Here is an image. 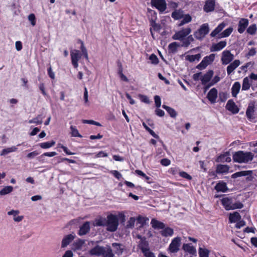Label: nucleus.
<instances>
[{
    "mask_svg": "<svg viewBox=\"0 0 257 257\" xmlns=\"http://www.w3.org/2000/svg\"><path fill=\"white\" fill-rule=\"evenodd\" d=\"M152 227L155 229H161V222L153 219L151 222Z\"/></svg>",
    "mask_w": 257,
    "mask_h": 257,
    "instance_id": "864d4df0",
    "label": "nucleus"
},
{
    "mask_svg": "<svg viewBox=\"0 0 257 257\" xmlns=\"http://www.w3.org/2000/svg\"><path fill=\"white\" fill-rule=\"evenodd\" d=\"M154 99L156 107H157L155 110L156 114L158 116H161V109L159 108L161 106V97L159 95H156L154 97Z\"/></svg>",
    "mask_w": 257,
    "mask_h": 257,
    "instance_id": "2f4dec72",
    "label": "nucleus"
},
{
    "mask_svg": "<svg viewBox=\"0 0 257 257\" xmlns=\"http://www.w3.org/2000/svg\"><path fill=\"white\" fill-rule=\"evenodd\" d=\"M240 89V84L239 82H235L232 85L231 88L232 96L234 97L237 96Z\"/></svg>",
    "mask_w": 257,
    "mask_h": 257,
    "instance_id": "bb28decb",
    "label": "nucleus"
},
{
    "mask_svg": "<svg viewBox=\"0 0 257 257\" xmlns=\"http://www.w3.org/2000/svg\"><path fill=\"white\" fill-rule=\"evenodd\" d=\"M105 247L96 245L89 250V253L92 255L101 256L104 252Z\"/></svg>",
    "mask_w": 257,
    "mask_h": 257,
    "instance_id": "9b49d317",
    "label": "nucleus"
},
{
    "mask_svg": "<svg viewBox=\"0 0 257 257\" xmlns=\"http://www.w3.org/2000/svg\"><path fill=\"white\" fill-rule=\"evenodd\" d=\"M253 157L254 155L251 152L239 151L235 152L233 155V160L234 162L239 163H246L252 161Z\"/></svg>",
    "mask_w": 257,
    "mask_h": 257,
    "instance_id": "f257e3e1",
    "label": "nucleus"
},
{
    "mask_svg": "<svg viewBox=\"0 0 257 257\" xmlns=\"http://www.w3.org/2000/svg\"><path fill=\"white\" fill-rule=\"evenodd\" d=\"M78 42L80 43L81 44L80 49L82 52L81 54H82L83 55H84L85 54L87 53V51L86 48L84 46L83 42L79 39V40H78Z\"/></svg>",
    "mask_w": 257,
    "mask_h": 257,
    "instance_id": "052dcab7",
    "label": "nucleus"
},
{
    "mask_svg": "<svg viewBox=\"0 0 257 257\" xmlns=\"http://www.w3.org/2000/svg\"><path fill=\"white\" fill-rule=\"evenodd\" d=\"M28 20L31 23V24L34 26L36 24V18L34 14H31L28 16Z\"/></svg>",
    "mask_w": 257,
    "mask_h": 257,
    "instance_id": "4d7b16f0",
    "label": "nucleus"
},
{
    "mask_svg": "<svg viewBox=\"0 0 257 257\" xmlns=\"http://www.w3.org/2000/svg\"><path fill=\"white\" fill-rule=\"evenodd\" d=\"M138 97L140 100L145 103L149 104L151 102L149 97L146 95L140 94H139Z\"/></svg>",
    "mask_w": 257,
    "mask_h": 257,
    "instance_id": "5fc2aeb1",
    "label": "nucleus"
},
{
    "mask_svg": "<svg viewBox=\"0 0 257 257\" xmlns=\"http://www.w3.org/2000/svg\"><path fill=\"white\" fill-rule=\"evenodd\" d=\"M107 218L100 217L95 220L94 225L96 226H106Z\"/></svg>",
    "mask_w": 257,
    "mask_h": 257,
    "instance_id": "c9c22d12",
    "label": "nucleus"
},
{
    "mask_svg": "<svg viewBox=\"0 0 257 257\" xmlns=\"http://www.w3.org/2000/svg\"><path fill=\"white\" fill-rule=\"evenodd\" d=\"M226 44L227 43L225 41H222L216 44H213L210 47V51L216 52L220 51L226 46Z\"/></svg>",
    "mask_w": 257,
    "mask_h": 257,
    "instance_id": "a211bd4d",
    "label": "nucleus"
},
{
    "mask_svg": "<svg viewBox=\"0 0 257 257\" xmlns=\"http://www.w3.org/2000/svg\"><path fill=\"white\" fill-rule=\"evenodd\" d=\"M152 28H150V32L153 38L155 39L156 37H158L160 30H161V25L154 22H150Z\"/></svg>",
    "mask_w": 257,
    "mask_h": 257,
    "instance_id": "ddd939ff",
    "label": "nucleus"
},
{
    "mask_svg": "<svg viewBox=\"0 0 257 257\" xmlns=\"http://www.w3.org/2000/svg\"><path fill=\"white\" fill-rule=\"evenodd\" d=\"M201 54L188 55L185 57V60L190 62H193L195 61H199L201 58Z\"/></svg>",
    "mask_w": 257,
    "mask_h": 257,
    "instance_id": "72a5a7b5",
    "label": "nucleus"
},
{
    "mask_svg": "<svg viewBox=\"0 0 257 257\" xmlns=\"http://www.w3.org/2000/svg\"><path fill=\"white\" fill-rule=\"evenodd\" d=\"M249 21L247 19L242 18L238 22L237 31L240 34H242L247 27Z\"/></svg>",
    "mask_w": 257,
    "mask_h": 257,
    "instance_id": "9d476101",
    "label": "nucleus"
},
{
    "mask_svg": "<svg viewBox=\"0 0 257 257\" xmlns=\"http://www.w3.org/2000/svg\"><path fill=\"white\" fill-rule=\"evenodd\" d=\"M137 223L140 224L139 228L144 227L147 221H149V219L147 217L139 216L137 219Z\"/></svg>",
    "mask_w": 257,
    "mask_h": 257,
    "instance_id": "58836bf2",
    "label": "nucleus"
},
{
    "mask_svg": "<svg viewBox=\"0 0 257 257\" xmlns=\"http://www.w3.org/2000/svg\"><path fill=\"white\" fill-rule=\"evenodd\" d=\"M179 175L181 177H182L184 178H185L188 180H190L192 179V177L185 172H184V171L180 172Z\"/></svg>",
    "mask_w": 257,
    "mask_h": 257,
    "instance_id": "69168bd1",
    "label": "nucleus"
},
{
    "mask_svg": "<svg viewBox=\"0 0 257 257\" xmlns=\"http://www.w3.org/2000/svg\"><path fill=\"white\" fill-rule=\"evenodd\" d=\"M151 3L152 7H155L161 12V0H151Z\"/></svg>",
    "mask_w": 257,
    "mask_h": 257,
    "instance_id": "603ef678",
    "label": "nucleus"
},
{
    "mask_svg": "<svg viewBox=\"0 0 257 257\" xmlns=\"http://www.w3.org/2000/svg\"><path fill=\"white\" fill-rule=\"evenodd\" d=\"M215 189L217 192H225L228 190L226 183L223 181H219L215 186Z\"/></svg>",
    "mask_w": 257,
    "mask_h": 257,
    "instance_id": "393cba45",
    "label": "nucleus"
},
{
    "mask_svg": "<svg viewBox=\"0 0 257 257\" xmlns=\"http://www.w3.org/2000/svg\"><path fill=\"white\" fill-rule=\"evenodd\" d=\"M173 234V229L170 227L166 226L164 223L162 222V236L171 237Z\"/></svg>",
    "mask_w": 257,
    "mask_h": 257,
    "instance_id": "dca6fc26",
    "label": "nucleus"
},
{
    "mask_svg": "<svg viewBox=\"0 0 257 257\" xmlns=\"http://www.w3.org/2000/svg\"><path fill=\"white\" fill-rule=\"evenodd\" d=\"M30 123H36L37 124H41L43 122V118L42 115H38L37 117L29 120Z\"/></svg>",
    "mask_w": 257,
    "mask_h": 257,
    "instance_id": "49530a36",
    "label": "nucleus"
},
{
    "mask_svg": "<svg viewBox=\"0 0 257 257\" xmlns=\"http://www.w3.org/2000/svg\"><path fill=\"white\" fill-rule=\"evenodd\" d=\"M90 230V222H85L80 227L78 234L80 236L86 234Z\"/></svg>",
    "mask_w": 257,
    "mask_h": 257,
    "instance_id": "f3484780",
    "label": "nucleus"
},
{
    "mask_svg": "<svg viewBox=\"0 0 257 257\" xmlns=\"http://www.w3.org/2000/svg\"><path fill=\"white\" fill-rule=\"evenodd\" d=\"M181 41L182 42V44H180V46L187 47L194 41V38L192 35H190Z\"/></svg>",
    "mask_w": 257,
    "mask_h": 257,
    "instance_id": "473e14b6",
    "label": "nucleus"
},
{
    "mask_svg": "<svg viewBox=\"0 0 257 257\" xmlns=\"http://www.w3.org/2000/svg\"><path fill=\"white\" fill-rule=\"evenodd\" d=\"M179 47H180V44L176 42L170 44L168 46L169 50L172 53L176 52L177 48Z\"/></svg>",
    "mask_w": 257,
    "mask_h": 257,
    "instance_id": "de8ad7c7",
    "label": "nucleus"
},
{
    "mask_svg": "<svg viewBox=\"0 0 257 257\" xmlns=\"http://www.w3.org/2000/svg\"><path fill=\"white\" fill-rule=\"evenodd\" d=\"M207 65L208 64L203 59L202 61L197 66L196 68L198 69L202 70L205 69L207 66Z\"/></svg>",
    "mask_w": 257,
    "mask_h": 257,
    "instance_id": "338daca9",
    "label": "nucleus"
},
{
    "mask_svg": "<svg viewBox=\"0 0 257 257\" xmlns=\"http://www.w3.org/2000/svg\"><path fill=\"white\" fill-rule=\"evenodd\" d=\"M72 64L75 68L78 67V62L82 56L80 52L77 50H74L70 53Z\"/></svg>",
    "mask_w": 257,
    "mask_h": 257,
    "instance_id": "6e6552de",
    "label": "nucleus"
},
{
    "mask_svg": "<svg viewBox=\"0 0 257 257\" xmlns=\"http://www.w3.org/2000/svg\"><path fill=\"white\" fill-rule=\"evenodd\" d=\"M162 107L167 111L171 117L175 118L176 117L177 113L174 109L166 105H163Z\"/></svg>",
    "mask_w": 257,
    "mask_h": 257,
    "instance_id": "f704fd0d",
    "label": "nucleus"
},
{
    "mask_svg": "<svg viewBox=\"0 0 257 257\" xmlns=\"http://www.w3.org/2000/svg\"><path fill=\"white\" fill-rule=\"evenodd\" d=\"M226 109L232 112L233 113H237L239 111V109L234 102L231 100H229L226 105Z\"/></svg>",
    "mask_w": 257,
    "mask_h": 257,
    "instance_id": "6ab92c4d",
    "label": "nucleus"
},
{
    "mask_svg": "<svg viewBox=\"0 0 257 257\" xmlns=\"http://www.w3.org/2000/svg\"><path fill=\"white\" fill-rule=\"evenodd\" d=\"M112 247L115 249V253L118 255L122 254L124 247L122 244L119 243H113L112 244Z\"/></svg>",
    "mask_w": 257,
    "mask_h": 257,
    "instance_id": "a878e982",
    "label": "nucleus"
},
{
    "mask_svg": "<svg viewBox=\"0 0 257 257\" xmlns=\"http://www.w3.org/2000/svg\"><path fill=\"white\" fill-rule=\"evenodd\" d=\"M102 257H114L112 249L110 246L104 248V252L101 255Z\"/></svg>",
    "mask_w": 257,
    "mask_h": 257,
    "instance_id": "09e8293b",
    "label": "nucleus"
},
{
    "mask_svg": "<svg viewBox=\"0 0 257 257\" xmlns=\"http://www.w3.org/2000/svg\"><path fill=\"white\" fill-rule=\"evenodd\" d=\"M209 250L207 248L199 247L198 249L199 257H209Z\"/></svg>",
    "mask_w": 257,
    "mask_h": 257,
    "instance_id": "79ce46f5",
    "label": "nucleus"
},
{
    "mask_svg": "<svg viewBox=\"0 0 257 257\" xmlns=\"http://www.w3.org/2000/svg\"><path fill=\"white\" fill-rule=\"evenodd\" d=\"M83 122L84 123L91 124H93V125H95L99 126H101V124L99 122L95 121L93 120L84 119V120H83Z\"/></svg>",
    "mask_w": 257,
    "mask_h": 257,
    "instance_id": "680f3d73",
    "label": "nucleus"
},
{
    "mask_svg": "<svg viewBox=\"0 0 257 257\" xmlns=\"http://www.w3.org/2000/svg\"><path fill=\"white\" fill-rule=\"evenodd\" d=\"M215 6V0H207L203 7V10L206 13L213 12Z\"/></svg>",
    "mask_w": 257,
    "mask_h": 257,
    "instance_id": "4468645a",
    "label": "nucleus"
},
{
    "mask_svg": "<svg viewBox=\"0 0 257 257\" xmlns=\"http://www.w3.org/2000/svg\"><path fill=\"white\" fill-rule=\"evenodd\" d=\"M241 219V216L238 212L230 213L229 216V221L230 223L236 222Z\"/></svg>",
    "mask_w": 257,
    "mask_h": 257,
    "instance_id": "c85d7f7f",
    "label": "nucleus"
},
{
    "mask_svg": "<svg viewBox=\"0 0 257 257\" xmlns=\"http://www.w3.org/2000/svg\"><path fill=\"white\" fill-rule=\"evenodd\" d=\"M209 27L207 23L202 25L200 28L194 33L195 37L198 40H202L209 33Z\"/></svg>",
    "mask_w": 257,
    "mask_h": 257,
    "instance_id": "20e7f679",
    "label": "nucleus"
},
{
    "mask_svg": "<svg viewBox=\"0 0 257 257\" xmlns=\"http://www.w3.org/2000/svg\"><path fill=\"white\" fill-rule=\"evenodd\" d=\"M234 59V55L228 50H224L222 53L221 61L223 65H227Z\"/></svg>",
    "mask_w": 257,
    "mask_h": 257,
    "instance_id": "0eeeda50",
    "label": "nucleus"
},
{
    "mask_svg": "<svg viewBox=\"0 0 257 257\" xmlns=\"http://www.w3.org/2000/svg\"><path fill=\"white\" fill-rule=\"evenodd\" d=\"M111 174L118 180L122 178V175L118 171L116 170H112L110 172Z\"/></svg>",
    "mask_w": 257,
    "mask_h": 257,
    "instance_id": "774afa93",
    "label": "nucleus"
},
{
    "mask_svg": "<svg viewBox=\"0 0 257 257\" xmlns=\"http://www.w3.org/2000/svg\"><path fill=\"white\" fill-rule=\"evenodd\" d=\"M217 97V90L215 88H212L208 93L207 98L208 100L212 103L216 102Z\"/></svg>",
    "mask_w": 257,
    "mask_h": 257,
    "instance_id": "412c9836",
    "label": "nucleus"
},
{
    "mask_svg": "<svg viewBox=\"0 0 257 257\" xmlns=\"http://www.w3.org/2000/svg\"><path fill=\"white\" fill-rule=\"evenodd\" d=\"M240 64L239 60H235L231 63L227 67V73L230 75Z\"/></svg>",
    "mask_w": 257,
    "mask_h": 257,
    "instance_id": "b1692460",
    "label": "nucleus"
},
{
    "mask_svg": "<svg viewBox=\"0 0 257 257\" xmlns=\"http://www.w3.org/2000/svg\"><path fill=\"white\" fill-rule=\"evenodd\" d=\"M18 148L16 146L4 149L1 153V156H6L10 153L16 152Z\"/></svg>",
    "mask_w": 257,
    "mask_h": 257,
    "instance_id": "e433bc0d",
    "label": "nucleus"
},
{
    "mask_svg": "<svg viewBox=\"0 0 257 257\" xmlns=\"http://www.w3.org/2000/svg\"><path fill=\"white\" fill-rule=\"evenodd\" d=\"M148 245V243L146 240H145V239H142L141 242L139 245V247L140 249L141 250V251L143 252V250H146L149 248Z\"/></svg>",
    "mask_w": 257,
    "mask_h": 257,
    "instance_id": "3c124183",
    "label": "nucleus"
},
{
    "mask_svg": "<svg viewBox=\"0 0 257 257\" xmlns=\"http://www.w3.org/2000/svg\"><path fill=\"white\" fill-rule=\"evenodd\" d=\"M191 28L187 27L176 32L173 36L172 38L174 40H182L185 38L186 36H188L191 33Z\"/></svg>",
    "mask_w": 257,
    "mask_h": 257,
    "instance_id": "39448f33",
    "label": "nucleus"
},
{
    "mask_svg": "<svg viewBox=\"0 0 257 257\" xmlns=\"http://www.w3.org/2000/svg\"><path fill=\"white\" fill-rule=\"evenodd\" d=\"M55 144V142L52 140L50 142H47L40 143L39 144V145L41 148L47 149L54 146Z\"/></svg>",
    "mask_w": 257,
    "mask_h": 257,
    "instance_id": "ea45409f",
    "label": "nucleus"
},
{
    "mask_svg": "<svg viewBox=\"0 0 257 257\" xmlns=\"http://www.w3.org/2000/svg\"><path fill=\"white\" fill-rule=\"evenodd\" d=\"M182 249L185 252H187L192 255H195L196 253L195 247L190 243H184L182 246Z\"/></svg>",
    "mask_w": 257,
    "mask_h": 257,
    "instance_id": "5701e85b",
    "label": "nucleus"
},
{
    "mask_svg": "<svg viewBox=\"0 0 257 257\" xmlns=\"http://www.w3.org/2000/svg\"><path fill=\"white\" fill-rule=\"evenodd\" d=\"M215 55H216L215 54H211L208 56H205L203 59L208 65H209L214 60Z\"/></svg>",
    "mask_w": 257,
    "mask_h": 257,
    "instance_id": "8fccbe9b",
    "label": "nucleus"
},
{
    "mask_svg": "<svg viewBox=\"0 0 257 257\" xmlns=\"http://www.w3.org/2000/svg\"><path fill=\"white\" fill-rule=\"evenodd\" d=\"M151 15L150 22H154L157 20V13L153 10H149V16Z\"/></svg>",
    "mask_w": 257,
    "mask_h": 257,
    "instance_id": "6e6d98bb",
    "label": "nucleus"
},
{
    "mask_svg": "<svg viewBox=\"0 0 257 257\" xmlns=\"http://www.w3.org/2000/svg\"><path fill=\"white\" fill-rule=\"evenodd\" d=\"M226 24L224 22L220 24L210 34V36L212 37H215L217 34L224 29L225 27Z\"/></svg>",
    "mask_w": 257,
    "mask_h": 257,
    "instance_id": "cd10ccee",
    "label": "nucleus"
},
{
    "mask_svg": "<svg viewBox=\"0 0 257 257\" xmlns=\"http://www.w3.org/2000/svg\"><path fill=\"white\" fill-rule=\"evenodd\" d=\"M75 235L69 234L65 235L61 242V248L67 247L75 238Z\"/></svg>",
    "mask_w": 257,
    "mask_h": 257,
    "instance_id": "2eb2a0df",
    "label": "nucleus"
},
{
    "mask_svg": "<svg viewBox=\"0 0 257 257\" xmlns=\"http://www.w3.org/2000/svg\"><path fill=\"white\" fill-rule=\"evenodd\" d=\"M13 190V187L11 186H5L0 191V195L4 196L9 194Z\"/></svg>",
    "mask_w": 257,
    "mask_h": 257,
    "instance_id": "37998d69",
    "label": "nucleus"
},
{
    "mask_svg": "<svg viewBox=\"0 0 257 257\" xmlns=\"http://www.w3.org/2000/svg\"><path fill=\"white\" fill-rule=\"evenodd\" d=\"M136 219L134 217H131L130 219L127 221L126 224V228H133L134 227Z\"/></svg>",
    "mask_w": 257,
    "mask_h": 257,
    "instance_id": "13d9d810",
    "label": "nucleus"
},
{
    "mask_svg": "<svg viewBox=\"0 0 257 257\" xmlns=\"http://www.w3.org/2000/svg\"><path fill=\"white\" fill-rule=\"evenodd\" d=\"M70 128L71 130V137H79V138L82 137V135L79 134V133L76 126L71 125Z\"/></svg>",
    "mask_w": 257,
    "mask_h": 257,
    "instance_id": "a18cd8bd",
    "label": "nucleus"
},
{
    "mask_svg": "<svg viewBox=\"0 0 257 257\" xmlns=\"http://www.w3.org/2000/svg\"><path fill=\"white\" fill-rule=\"evenodd\" d=\"M229 167L227 165H218L216 167V172L219 174L227 173L229 171Z\"/></svg>",
    "mask_w": 257,
    "mask_h": 257,
    "instance_id": "7c9ffc66",
    "label": "nucleus"
},
{
    "mask_svg": "<svg viewBox=\"0 0 257 257\" xmlns=\"http://www.w3.org/2000/svg\"><path fill=\"white\" fill-rule=\"evenodd\" d=\"M142 252L145 257H155L154 254L150 251L149 248L143 250Z\"/></svg>",
    "mask_w": 257,
    "mask_h": 257,
    "instance_id": "0e129e2a",
    "label": "nucleus"
},
{
    "mask_svg": "<svg viewBox=\"0 0 257 257\" xmlns=\"http://www.w3.org/2000/svg\"><path fill=\"white\" fill-rule=\"evenodd\" d=\"M252 174V171H242L236 172L231 175V178L235 179L241 176L250 175Z\"/></svg>",
    "mask_w": 257,
    "mask_h": 257,
    "instance_id": "c756f323",
    "label": "nucleus"
},
{
    "mask_svg": "<svg viewBox=\"0 0 257 257\" xmlns=\"http://www.w3.org/2000/svg\"><path fill=\"white\" fill-rule=\"evenodd\" d=\"M255 102L253 101H250L246 111V115L247 118L249 120H252L255 118L254 111H255Z\"/></svg>",
    "mask_w": 257,
    "mask_h": 257,
    "instance_id": "1a4fd4ad",
    "label": "nucleus"
},
{
    "mask_svg": "<svg viewBox=\"0 0 257 257\" xmlns=\"http://www.w3.org/2000/svg\"><path fill=\"white\" fill-rule=\"evenodd\" d=\"M214 72L212 70H208L203 75H202L201 81L203 85H206L207 83H209L211 81V78L213 77Z\"/></svg>",
    "mask_w": 257,
    "mask_h": 257,
    "instance_id": "f8f14e48",
    "label": "nucleus"
},
{
    "mask_svg": "<svg viewBox=\"0 0 257 257\" xmlns=\"http://www.w3.org/2000/svg\"><path fill=\"white\" fill-rule=\"evenodd\" d=\"M221 202L226 210H232V206H233L232 198L229 197L223 198L221 200Z\"/></svg>",
    "mask_w": 257,
    "mask_h": 257,
    "instance_id": "aec40b11",
    "label": "nucleus"
},
{
    "mask_svg": "<svg viewBox=\"0 0 257 257\" xmlns=\"http://www.w3.org/2000/svg\"><path fill=\"white\" fill-rule=\"evenodd\" d=\"M251 84L250 83L249 78L247 77H246L243 78L242 85V90H247L250 88Z\"/></svg>",
    "mask_w": 257,
    "mask_h": 257,
    "instance_id": "4c0bfd02",
    "label": "nucleus"
},
{
    "mask_svg": "<svg viewBox=\"0 0 257 257\" xmlns=\"http://www.w3.org/2000/svg\"><path fill=\"white\" fill-rule=\"evenodd\" d=\"M231 158L230 157V154L228 152H226L223 154L220 155L218 156L216 161L217 162H230L231 161Z\"/></svg>",
    "mask_w": 257,
    "mask_h": 257,
    "instance_id": "4be33fe9",
    "label": "nucleus"
},
{
    "mask_svg": "<svg viewBox=\"0 0 257 257\" xmlns=\"http://www.w3.org/2000/svg\"><path fill=\"white\" fill-rule=\"evenodd\" d=\"M181 237H176L172 240L169 246V250L171 253H176L179 250L181 245Z\"/></svg>",
    "mask_w": 257,
    "mask_h": 257,
    "instance_id": "423d86ee",
    "label": "nucleus"
},
{
    "mask_svg": "<svg viewBox=\"0 0 257 257\" xmlns=\"http://www.w3.org/2000/svg\"><path fill=\"white\" fill-rule=\"evenodd\" d=\"M119 225V219L116 215L112 214L107 216L106 229L110 232L115 231Z\"/></svg>",
    "mask_w": 257,
    "mask_h": 257,
    "instance_id": "7ed1b4c3",
    "label": "nucleus"
},
{
    "mask_svg": "<svg viewBox=\"0 0 257 257\" xmlns=\"http://www.w3.org/2000/svg\"><path fill=\"white\" fill-rule=\"evenodd\" d=\"M172 17L175 20L183 19L178 24V26H182L189 23L192 20V17L189 14L184 15V11L181 9L176 10L171 14Z\"/></svg>",
    "mask_w": 257,
    "mask_h": 257,
    "instance_id": "f03ea898",
    "label": "nucleus"
},
{
    "mask_svg": "<svg viewBox=\"0 0 257 257\" xmlns=\"http://www.w3.org/2000/svg\"><path fill=\"white\" fill-rule=\"evenodd\" d=\"M233 28L232 27H229L224 31H223L222 33L219 34V38H225L228 37L232 32Z\"/></svg>",
    "mask_w": 257,
    "mask_h": 257,
    "instance_id": "a19ab883",
    "label": "nucleus"
},
{
    "mask_svg": "<svg viewBox=\"0 0 257 257\" xmlns=\"http://www.w3.org/2000/svg\"><path fill=\"white\" fill-rule=\"evenodd\" d=\"M149 59L151 61V63L153 64H157L159 63V59L156 55L154 54H152L150 57Z\"/></svg>",
    "mask_w": 257,
    "mask_h": 257,
    "instance_id": "bf43d9fd",
    "label": "nucleus"
},
{
    "mask_svg": "<svg viewBox=\"0 0 257 257\" xmlns=\"http://www.w3.org/2000/svg\"><path fill=\"white\" fill-rule=\"evenodd\" d=\"M233 206L232 210L242 208L243 207V204L239 201H236L235 203L233 202Z\"/></svg>",
    "mask_w": 257,
    "mask_h": 257,
    "instance_id": "e2e57ef3",
    "label": "nucleus"
},
{
    "mask_svg": "<svg viewBox=\"0 0 257 257\" xmlns=\"http://www.w3.org/2000/svg\"><path fill=\"white\" fill-rule=\"evenodd\" d=\"M257 31V26L255 24L250 25L247 29V33L251 35H254L255 34Z\"/></svg>",
    "mask_w": 257,
    "mask_h": 257,
    "instance_id": "c03bdc74",
    "label": "nucleus"
}]
</instances>
